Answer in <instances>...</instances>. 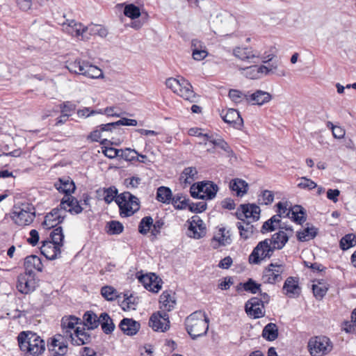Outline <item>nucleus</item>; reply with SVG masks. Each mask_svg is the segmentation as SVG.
Instances as JSON below:
<instances>
[{"label":"nucleus","mask_w":356,"mask_h":356,"mask_svg":"<svg viewBox=\"0 0 356 356\" xmlns=\"http://www.w3.org/2000/svg\"><path fill=\"white\" fill-rule=\"evenodd\" d=\"M120 151V149H115L112 147H104L102 149L103 154L109 159L119 157Z\"/></svg>","instance_id":"obj_63"},{"label":"nucleus","mask_w":356,"mask_h":356,"mask_svg":"<svg viewBox=\"0 0 356 356\" xmlns=\"http://www.w3.org/2000/svg\"><path fill=\"white\" fill-rule=\"evenodd\" d=\"M175 299L171 291H165L160 296L159 303L161 305L160 308L163 309V312L171 311L175 305Z\"/></svg>","instance_id":"obj_30"},{"label":"nucleus","mask_w":356,"mask_h":356,"mask_svg":"<svg viewBox=\"0 0 356 356\" xmlns=\"http://www.w3.org/2000/svg\"><path fill=\"white\" fill-rule=\"evenodd\" d=\"M248 184L242 179H234L230 181L229 188L232 191H235L238 196H243L247 193Z\"/></svg>","instance_id":"obj_39"},{"label":"nucleus","mask_w":356,"mask_h":356,"mask_svg":"<svg viewBox=\"0 0 356 356\" xmlns=\"http://www.w3.org/2000/svg\"><path fill=\"white\" fill-rule=\"evenodd\" d=\"M24 265L26 270L25 273H33V270L40 272L43 267L40 258L36 255L26 257Z\"/></svg>","instance_id":"obj_33"},{"label":"nucleus","mask_w":356,"mask_h":356,"mask_svg":"<svg viewBox=\"0 0 356 356\" xmlns=\"http://www.w3.org/2000/svg\"><path fill=\"white\" fill-rule=\"evenodd\" d=\"M129 202L131 206L125 208L124 217H129L132 216L134 213L138 211L140 209V202L137 197L134 196L129 192H124L117 195L115 201L116 203L122 204V207H125V204H127V200Z\"/></svg>","instance_id":"obj_10"},{"label":"nucleus","mask_w":356,"mask_h":356,"mask_svg":"<svg viewBox=\"0 0 356 356\" xmlns=\"http://www.w3.org/2000/svg\"><path fill=\"white\" fill-rule=\"evenodd\" d=\"M60 248L50 241H44L40 250L47 259L54 260L60 255Z\"/></svg>","instance_id":"obj_20"},{"label":"nucleus","mask_w":356,"mask_h":356,"mask_svg":"<svg viewBox=\"0 0 356 356\" xmlns=\"http://www.w3.org/2000/svg\"><path fill=\"white\" fill-rule=\"evenodd\" d=\"M233 54L241 60L249 61L252 58H259L260 53L251 48L237 47L234 49Z\"/></svg>","instance_id":"obj_29"},{"label":"nucleus","mask_w":356,"mask_h":356,"mask_svg":"<svg viewBox=\"0 0 356 356\" xmlns=\"http://www.w3.org/2000/svg\"><path fill=\"white\" fill-rule=\"evenodd\" d=\"M141 179L138 176H133L124 179V184L128 188H136L140 184Z\"/></svg>","instance_id":"obj_62"},{"label":"nucleus","mask_w":356,"mask_h":356,"mask_svg":"<svg viewBox=\"0 0 356 356\" xmlns=\"http://www.w3.org/2000/svg\"><path fill=\"white\" fill-rule=\"evenodd\" d=\"M35 218V209L31 204H24L15 208L12 219L19 226L24 227L31 224Z\"/></svg>","instance_id":"obj_4"},{"label":"nucleus","mask_w":356,"mask_h":356,"mask_svg":"<svg viewBox=\"0 0 356 356\" xmlns=\"http://www.w3.org/2000/svg\"><path fill=\"white\" fill-rule=\"evenodd\" d=\"M181 77L179 79L168 78L165 81L166 86L171 89L175 93L177 94L178 89L180 88Z\"/></svg>","instance_id":"obj_59"},{"label":"nucleus","mask_w":356,"mask_h":356,"mask_svg":"<svg viewBox=\"0 0 356 356\" xmlns=\"http://www.w3.org/2000/svg\"><path fill=\"white\" fill-rule=\"evenodd\" d=\"M84 66L85 68L82 75L90 79H98L103 76L102 71L97 66L89 63L88 61H86Z\"/></svg>","instance_id":"obj_40"},{"label":"nucleus","mask_w":356,"mask_h":356,"mask_svg":"<svg viewBox=\"0 0 356 356\" xmlns=\"http://www.w3.org/2000/svg\"><path fill=\"white\" fill-rule=\"evenodd\" d=\"M65 216L60 214V209L54 208L45 216L42 225L48 229L56 228L58 224L63 222Z\"/></svg>","instance_id":"obj_18"},{"label":"nucleus","mask_w":356,"mask_h":356,"mask_svg":"<svg viewBox=\"0 0 356 356\" xmlns=\"http://www.w3.org/2000/svg\"><path fill=\"white\" fill-rule=\"evenodd\" d=\"M67 339L61 334H58L51 339L48 345L49 349L52 352L53 356H63L67 352Z\"/></svg>","instance_id":"obj_12"},{"label":"nucleus","mask_w":356,"mask_h":356,"mask_svg":"<svg viewBox=\"0 0 356 356\" xmlns=\"http://www.w3.org/2000/svg\"><path fill=\"white\" fill-rule=\"evenodd\" d=\"M188 209L193 213H202L207 209V203L204 202H189Z\"/></svg>","instance_id":"obj_58"},{"label":"nucleus","mask_w":356,"mask_h":356,"mask_svg":"<svg viewBox=\"0 0 356 356\" xmlns=\"http://www.w3.org/2000/svg\"><path fill=\"white\" fill-rule=\"evenodd\" d=\"M245 310L248 316L254 318H259L265 315L264 307L258 297H253L248 300L245 305Z\"/></svg>","instance_id":"obj_14"},{"label":"nucleus","mask_w":356,"mask_h":356,"mask_svg":"<svg viewBox=\"0 0 356 356\" xmlns=\"http://www.w3.org/2000/svg\"><path fill=\"white\" fill-rule=\"evenodd\" d=\"M149 325L154 331L165 332L170 328L169 315L166 312L154 313L149 321Z\"/></svg>","instance_id":"obj_9"},{"label":"nucleus","mask_w":356,"mask_h":356,"mask_svg":"<svg viewBox=\"0 0 356 356\" xmlns=\"http://www.w3.org/2000/svg\"><path fill=\"white\" fill-rule=\"evenodd\" d=\"M197 170L195 167L186 168L180 176V180L186 184H191L195 179Z\"/></svg>","instance_id":"obj_43"},{"label":"nucleus","mask_w":356,"mask_h":356,"mask_svg":"<svg viewBox=\"0 0 356 356\" xmlns=\"http://www.w3.org/2000/svg\"><path fill=\"white\" fill-rule=\"evenodd\" d=\"M121 151L120 152V158L123 159L124 160L127 161H138L140 163H144V161L140 160L137 156L136 154H138V152L135 149H131V148H125L124 149H120Z\"/></svg>","instance_id":"obj_46"},{"label":"nucleus","mask_w":356,"mask_h":356,"mask_svg":"<svg viewBox=\"0 0 356 356\" xmlns=\"http://www.w3.org/2000/svg\"><path fill=\"white\" fill-rule=\"evenodd\" d=\"M80 321V318L73 315L63 316L60 322L61 334L70 341L74 334V330L76 328L75 326L79 324Z\"/></svg>","instance_id":"obj_13"},{"label":"nucleus","mask_w":356,"mask_h":356,"mask_svg":"<svg viewBox=\"0 0 356 356\" xmlns=\"http://www.w3.org/2000/svg\"><path fill=\"white\" fill-rule=\"evenodd\" d=\"M301 182L298 184V186L300 188L312 190L317 187V184L314 181L306 177H301Z\"/></svg>","instance_id":"obj_61"},{"label":"nucleus","mask_w":356,"mask_h":356,"mask_svg":"<svg viewBox=\"0 0 356 356\" xmlns=\"http://www.w3.org/2000/svg\"><path fill=\"white\" fill-rule=\"evenodd\" d=\"M107 233L110 235H118L121 234L124 230L123 225L116 220H111L107 223Z\"/></svg>","instance_id":"obj_50"},{"label":"nucleus","mask_w":356,"mask_h":356,"mask_svg":"<svg viewBox=\"0 0 356 356\" xmlns=\"http://www.w3.org/2000/svg\"><path fill=\"white\" fill-rule=\"evenodd\" d=\"M312 290L316 298L321 300L325 296L327 291V288L321 283H318L317 284H314L312 285Z\"/></svg>","instance_id":"obj_56"},{"label":"nucleus","mask_w":356,"mask_h":356,"mask_svg":"<svg viewBox=\"0 0 356 356\" xmlns=\"http://www.w3.org/2000/svg\"><path fill=\"white\" fill-rule=\"evenodd\" d=\"M99 325L106 334H111L115 327L113 320L106 312H103L99 315Z\"/></svg>","instance_id":"obj_36"},{"label":"nucleus","mask_w":356,"mask_h":356,"mask_svg":"<svg viewBox=\"0 0 356 356\" xmlns=\"http://www.w3.org/2000/svg\"><path fill=\"white\" fill-rule=\"evenodd\" d=\"M119 327L124 334L133 336L139 331L140 325L132 318H124L120 321Z\"/></svg>","instance_id":"obj_24"},{"label":"nucleus","mask_w":356,"mask_h":356,"mask_svg":"<svg viewBox=\"0 0 356 356\" xmlns=\"http://www.w3.org/2000/svg\"><path fill=\"white\" fill-rule=\"evenodd\" d=\"M190 200L182 194H177L172 197V204L177 209H185L188 207Z\"/></svg>","instance_id":"obj_47"},{"label":"nucleus","mask_w":356,"mask_h":356,"mask_svg":"<svg viewBox=\"0 0 356 356\" xmlns=\"http://www.w3.org/2000/svg\"><path fill=\"white\" fill-rule=\"evenodd\" d=\"M91 340V335L85 330V328L80 329L79 327H77L74 330L72 339H70L69 341L74 346H82L90 343Z\"/></svg>","instance_id":"obj_27"},{"label":"nucleus","mask_w":356,"mask_h":356,"mask_svg":"<svg viewBox=\"0 0 356 356\" xmlns=\"http://www.w3.org/2000/svg\"><path fill=\"white\" fill-rule=\"evenodd\" d=\"M286 217L292 219L299 225H302L306 220L305 209L300 205H295L289 211H287Z\"/></svg>","instance_id":"obj_31"},{"label":"nucleus","mask_w":356,"mask_h":356,"mask_svg":"<svg viewBox=\"0 0 356 356\" xmlns=\"http://www.w3.org/2000/svg\"><path fill=\"white\" fill-rule=\"evenodd\" d=\"M54 185L59 192L65 195V196L71 195L76 189L74 181L69 177L59 178Z\"/></svg>","instance_id":"obj_25"},{"label":"nucleus","mask_w":356,"mask_h":356,"mask_svg":"<svg viewBox=\"0 0 356 356\" xmlns=\"http://www.w3.org/2000/svg\"><path fill=\"white\" fill-rule=\"evenodd\" d=\"M118 190L115 186L99 188L97 191L99 197H102L106 203L110 204L117 197Z\"/></svg>","instance_id":"obj_37"},{"label":"nucleus","mask_w":356,"mask_h":356,"mask_svg":"<svg viewBox=\"0 0 356 356\" xmlns=\"http://www.w3.org/2000/svg\"><path fill=\"white\" fill-rule=\"evenodd\" d=\"M274 200V194L272 191L265 190L262 192L259 201L261 202V204L268 205L271 204Z\"/></svg>","instance_id":"obj_57"},{"label":"nucleus","mask_w":356,"mask_h":356,"mask_svg":"<svg viewBox=\"0 0 356 356\" xmlns=\"http://www.w3.org/2000/svg\"><path fill=\"white\" fill-rule=\"evenodd\" d=\"M138 281L144 286L145 289L149 287L152 279H157V276L154 273H150L147 275H140L138 276Z\"/></svg>","instance_id":"obj_60"},{"label":"nucleus","mask_w":356,"mask_h":356,"mask_svg":"<svg viewBox=\"0 0 356 356\" xmlns=\"http://www.w3.org/2000/svg\"><path fill=\"white\" fill-rule=\"evenodd\" d=\"M124 15L131 19H136L140 16V8L134 4H128L124 7Z\"/></svg>","instance_id":"obj_53"},{"label":"nucleus","mask_w":356,"mask_h":356,"mask_svg":"<svg viewBox=\"0 0 356 356\" xmlns=\"http://www.w3.org/2000/svg\"><path fill=\"white\" fill-rule=\"evenodd\" d=\"M284 293L289 298H295L300 293L301 289L298 284V278L289 277L285 280L283 288Z\"/></svg>","instance_id":"obj_22"},{"label":"nucleus","mask_w":356,"mask_h":356,"mask_svg":"<svg viewBox=\"0 0 356 356\" xmlns=\"http://www.w3.org/2000/svg\"><path fill=\"white\" fill-rule=\"evenodd\" d=\"M83 321L88 330H94L99 325V316L92 311H87L83 314Z\"/></svg>","instance_id":"obj_35"},{"label":"nucleus","mask_w":356,"mask_h":356,"mask_svg":"<svg viewBox=\"0 0 356 356\" xmlns=\"http://www.w3.org/2000/svg\"><path fill=\"white\" fill-rule=\"evenodd\" d=\"M285 270V266L282 264L270 263L264 269L262 280L264 283L275 284L282 280V274Z\"/></svg>","instance_id":"obj_7"},{"label":"nucleus","mask_w":356,"mask_h":356,"mask_svg":"<svg viewBox=\"0 0 356 356\" xmlns=\"http://www.w3.org/2000/svg\"><path fill=\"white\" fill-rule=\"evenodd\" d=\"M156 198L159 202L170 204L172 200V191L168 187L160 186L157 188Z\"/></svg>","instance_id":"obj_41"},{"label":"nucleus","mask_w":356,"mask_h":356,"mask_svg":"<svg viewBox=\"0 0 356 356\" xmlns=\"http://www.w3.org/2000/svg\"><path fill=\"white\" fill-rule=\"evenodd\" d=\"M85 29H87L90 35H97L102 38H105L108 35L107 29L102 25L90 24L88 26H85Z\"/></svg>","instance_id":"obj_52"},{"label":"nucleus","mask_w":356,"mask_h":356,"mask_svg":"<svg viewBox=\"0 0 356 356\" xmlns=\"http://www.w3.org/2000/svg\"><path fill=\"white\" fill-rule=\"evenodd\" d=\"M232 243L231 233L229 230L226 229L225 227H221L218 229L212 238L211 245L214 249L220 246H225Z\"/></svg>","instance_id":"obj_21"},{"label":"nucleus","mask_w":356,"mask_h":356,"mask_svg":"<svg viewBox=\"0 0 356 356\" xmlns=\"http://www.w3.org/2000/svg\"><path fill=\"white\" fill-rule=\"evenodd\" d=\"M210 143H211L215 146L218 147L219 148L222 149L225 152H226L227 156L228 157L232 158V157L235 156V154L234 153V152L232 149V148L230 147V146L223 139L217 138L216 140H210Z\"/></svg>","instance_id":"obj_48"},{"label":"nucleus","mask_w":356,"mask_h":356,"mask_svg":"<svg viewBox=\"0 0 356 356\" xmlns=\"http://www.w3.org/2000/svg\"><path fill=\"white\" fill-rule=\"evenodd\" d=\"M260 286L261 284H257L251 278L248 279V280L243 284V289L245 291H248L254 294L260 291Z\"/></svg>","instance_id":"obj_55"},{"label":"nucleus","mask_w":356,"mask_h":356,"mask_svg":"<svg viewBox=\"0 0 356 356\" xmlns=\"http://www.w3.org/2000/svg\"><path fill=\"white\" fill-rule=\"evenodd\" d=\"M188 230L192 232L190 236L197 239L205 236L207 232L203 220L198 216H194L191 218Z\"/></svg>","instance_id":"obj_16"},{"label":"nucleus","mask_w":356,"mask_h":356,"mask_svg":"<svg viewBox=\"0 0 356 356\" xmlns=\"http://www.w3.org/2000/svg\"><path fill=\"white\" fill-rule=\"evenodd\" d=\"M51 242L62 247L63 245L64 234L60 226L54 228L50 234Z\"/></svg>","instance_id":"obj_45"},{"label":"nucleus","mask_w":356,"mask_h":356,"mask_svg":"<svg viewBox=\"0 0 356 356\" xmlns=\"http://www.w3.org/2000/svg\"><path fill=\"white\" fill-rule=\"evenodd\" d=\"M220 116L224 122L232 124L234 128L241 129V127H243V118L236 109L229 108L225 111H222L220 113Z\"/></svg>","instance_id":"obj_19"},{"label":"nucleus","mask_w":356,"mask_h":356,"mask_svg":"<svg viewBox=\"0 0 356 356\" xmlns=\"http://www.w3.org/2000/svg\"><path fill=\"white\" fill-rule=\"evenodd\" d=\"M86 61L85 60L76 59L74 61L67 62L66 67L70 72L82 75V72H83V70L85 68L84 65H86Z\"/></svg>","instance_id":"obj_44"},{"label":"nucleus","mask_w":356,"mask_h":356,"mask_svg":"<svg viewBox=\"0 0 356 356\" xmlns=\"http://www.w3.org/2000/svg\"><path fill=\"white\" fill-rule=\"evenodd\" d=\"M250 220H241L237 222L236 227L239 230L241 238L247 240L250 238L255 231V227Z\"/></svg>","instance_id":"obj_34"},{"label":"nucleus","mask_w":356,"mask_h":356,"mask_svg":"<svg viewBox=\"0 0 356 356\" xmlns=\"http://www.w3.org/2000/svg\"><path fill=\"white\" fill-rule=\"evenodd\" d=\"M153 225V218L151 216H145L143 218L138 225V231L141 234H147L152 225Z\"/></svg>","instance_id":"obj_51"},{"label":"nucleus","mask_w":356,"mask_h":356,"mask_svg":"<svg viewBox=\"0 0 356 356\" xmlns=\"http://www.w3.org/2000/svg\"><path fill=\"white\" fill-rule=\"evenodd\" d=\"M20 350L31 355H41L45 350V342L37 334L31 331L21 332L17 336Z\"/></svg>","instance_id":"obj_2"},{"label":"nucleus","mask_w":356,"mask_h":356,"mask_svg":"<svg viewBox=\"0 0 356 356\" xmlns=\"http://www.w3.org/2000/svg\"><path fill=\"white\" fill-rule=\"evenodd\" d=\"M218 191V187L212 181H201L191 186L190 193L193 197L202 200L213 199Z\"/></svg>","instance_id":"obj_5"},{"label":"nucleus","mask_w":356,"mask_h":356,"mask_svg":"<svg viewBox=\"0 0 356 356\" xmlns=\"http://www.w3.org/2000/svg\"><path fill=\"white\" fill-rule=\"evenodd\" d=\"M177 94L191 102H195L196 99L192 86L183 77H181L180 88L178 89Z\"/></svg>","instance_id":"obj_26"},{"label":"nucleus","mask_w":356,"mask_h":356,"mask_svg":"<svg viewBox=\"0 0 356 356\" xmlns=\"http://www.w3.org/2000/svg\"><path fill=\"white\" fill-rule=\"evenodd\" d=\"M62 25L64 31L74 37L82 35L87 31V29H85L82 24L78 23L74 19H66V22H63Z\"/></svg>","instance_id":"obj_23"},{"label":"nucleus","mask_w":356,"mask_h":356,"mask_svg":"<svg viewBox=\"0 0 356 356\" xmlns=\"http://www.w3.org/2000/svg\"><path fill=\"white\" fill-rule=\"evenodd\" d=\"M271 99L270 93L261 90H258L251 95H245V99L248 102L259 106L270 102Z\"/></svg>","instance_id":"obj_28"},{"label":"nucleus","mask_w":356,"mask_h":356,"mask_svg":"<svg viewBox=\"0 0 356 356\" xmlns=\"http://www.w3.org/2000/svg\"><path fill=\"white\" fill-rule=\"evenodd\" d=\"M239 70L243 71L242 74L245 77L250 79H260L264 74L267 75L271 71V69L265 65H252Z\"/></svg>","instance_id":"obj_17"},{"label":"nucleus","mask_w":356,"mask_h":356,"mask_svg":"<svg viewBox=\"0 0 356 356\" xmlns=\"http://www.w3.org/2000/svg\"><path fill=\"white\" fill-rule=\"evenodd\" d=\"M241 212L236 213V216L240 220H250L255 222L259 220L260 216V208L254 204H241Z\"/></svg>","instance_id":"obj_11"},{"label":"nucleus","mask_w":356,"mask_h":356,"mask_svg":"<svg viewBox=\"0 0 356 356\" xmlns=\"http://www.w3.org/2000/svg\"><path fill=\"white\" fill-rule=\"evenodd\" d=\"M278 327L275 323H268L262 330V337L267 341H273L278 337Z\"/></svg>","instance_id":"obj_38"},{"label":"nucleus","mask_w":356,"mask_h":356,"mask_svg":"<svg viewBox=\"0 0 356 356\" xmlns=\"http://www.w3.org/2000/svg\"><path fill=\"white\" fill-rule=\"evenodd\" d=\"M289 236L283 230H280L275 233L270 238H267L270 241V245L275 250L282 249L289 241Z\"/></svg>","instance_id":"obj_32"},{"label":"nucleus","mask_w":356,"mask_h":356,"mask_svg":"<svg viewBox=\"0 0 356 356\" xmlns=\"http://www.w3.org/2000/svg\"><path fill=\"white\" fill-rule=\"evenodd\" d=\"M60 109L62 114H67L70 116V113L76 109V105L71 102H65L60 105Z\"/></svg>","instance_id":"obj_64"},{"label":"nucleus","mask_w":356,"mask_h":356,"mask_svg":"<svg viewBox=\"0 0 356 356\" xmlns=\"http://www.w3.org/2000/svg\"><path fill=\"white\" fill-rule=\"evenodd\" d=\"M275 250L270 245V241L264 239L258 243L249 256V262L252 264H259L261 261L272 257Z\"/></svg>","instance_id":"obj_6"},{"label":"nucleus","mask_w":356,"mask_h":356,"mask_svg":"<svg viewBox=\"0 0 356 356\" xmlns=\"http://www.w3.org/2000/svg\"><path fill=\"white\" fill-rule=\"evenodd\" d=\"M356 235L348 234L343 236L340 241V248L343 250H346L356 245Z\"/></svg>","instance_id":"obj_49"},{"label":"nucleus","mask_w":356,"mask_h":356,"mask_svg":"<svg viewBox=\"0 0 356 356\" xmlns=\"http://www.w3.org/2000/svg\"><path fill=\"white\" fill-rule=\"evenodd\" d=\"M186 330L193 340L205 336L209 330V318L204 312L195 311L184 321Z\"/></svg>","instance_id":"obj_1"},{"label":"nucleus","mask_w":356,"mask_h":356,"mask_svg":"<svg viewBox=\"0 0 356 356\" xmlns=\"http://www.w3.org/2000/svg\"><path fill=\"white\" fill-rule=\"evenodd\" d=\"M117 291L112 286H105L101 289L102 296L108 301H113L118 297Z\"/></svg>","instance_id":"obj_54"},{"label":"nucleus","mask_w":356,"mask_h":356,"mask_svg":"<svg viewBox=\"0 0 356 356\" xmlns=\"http://www.w3.org/2000/svg\"><path fill=\"white\" fill-rule=\"evenodd\" d=\"M318 229L314 226L307 227L301 232H297L298 240L302 242L307 241L316 237Z\"/></svg>","instance_id":"obj_42"},{"label":"nucleus","mask_w":356,"mask_h":356,"mask_svg":"<svg viewBox=\"0 0 356 356\" xmlns=\"http://www.w3.org/2000/svg\"><path fill=\"white\" fill-rule=\"evenodd\" d=\"M38 282L34 273H24L18 276L17 288L21 293L29 294L35 291Z\"/></svg>","instance_id":"obj_8"},{"label":"nucleus","mask_w":356,"mask_h":356,"mask_svg":"<svg viewBox=\"0 0 356 356\" xmlns=\"http://www.w3.org/2000/svg\"><path fill=\"white\" fill-rule=\"evenodd\" d=\"M60 210L70 212L71 214H79L83 211V208L76 198L72 195L65 196L60 203Z\"/></svg>","instance_id":"obj_15"},{"label":"nucleus","mask_w":356,"mask_h":356,"mask_svg":"<svg viewBox=\"0 0 356 356\" xmlns=\"http://www.w3.org/2000/svg\"><path fill=\"white\" fill-rule=\"evenodd\" d=\"M333 348V343L326 336L312 337L308 342V349L312 356H324L329 354Z\"/></svg>","instance_id":"obj_3"}]
</instances>
